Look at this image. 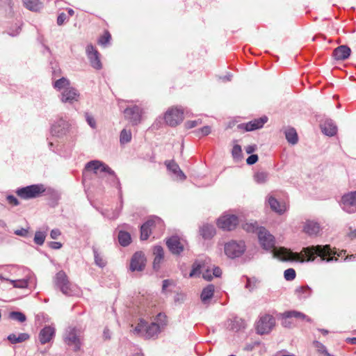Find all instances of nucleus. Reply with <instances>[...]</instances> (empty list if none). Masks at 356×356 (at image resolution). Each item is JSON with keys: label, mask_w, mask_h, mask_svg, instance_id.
I'll list each match as a JSON object with an SVG mask.
<instances>
[{"label": "nucleus", "mask_w": 356, "mask_h": 356, "mask_svg": "<svg viewBox=\"0 0 356 356\" xmlns=\"http://www.w3.org/2000/svg\"><path fill=\"white\" fill-rule=\"evenodd\" d=\"M111 178H110V181L113 184V185H116V186L118 188H120V180L118 178V181H115L114 179H113V176L112 175H110Z\"/></svg>", "instance_id": "338daca9"}, {"label": "nucleus", "mask_w": 356, "mask_h": 356, "mask_svg": "<svg viewBox=\"0 0 356 356\" xmlns=\"http://www.w3.org/2000/svg\"><path fill=\"white\" fill-rule=\"evenodd\" d=\"M132 356H144V355H143V353L138 352V353L134 354Z\"/></svg>", "instance_id": "774afa93"}, {"label": "nucleus", "mask_w": 356, "mask_h": 356, "mask_svg": "<svg viewBox=\"0 0 356 356\" xmlns=\"http://www.w3.org/2000/svg\"><path fill=\"white\" fill-rule=\"evenodd\" d=\"M245 152L247 154H250L253 153L257 149V145H248L245 147Z\"/></svg>", "instance_id": "680f3d73"}, {"label": "nucleus", "mask_w": 356, "mask_h": 356, "mask_svg": "<svg viewBox=\"0 0 356 356\" xmlns=\"http://www.w3.org/2000/svg\"><path fill=\"white\" fill-rule=\"evenodd\" d=\"M238 223V218L235 215H227L220 218L218 220V226L223 230L231 231Z\"/></svg>", "instance_id": "ddd939ff"}, {"label": "nucleus", "mask_w": 356, "mask_h": 356, "mask_svg": "<svg viewBox=\"0 0 356 356\" xmlns=\"http://www.w3.org/2000/svg\"><path fill=\"white\" fill-rule=\"evenodd\" d=\"M268 178V173L264 171L257 172L254 175V181L258 184L265 183Z\"/></svg>", "instance_id": "a19ab883"}, {"label": "nucleus", "mask_w": 356, "mask_h": 356, "mask_svg": "<svg viewBox=\"0 0 356 356\" xmlns=\"http://www.w3.org/2000/svg\"><path fill=\"white\" fill-rule=\"evenodd\" d=\"M86 53L91 66L96 70H100L102 65L99 59V53L92 44L87 46Z\"/></svg>", "instance_id": "f3484780"}, {"label": "nucleus", "mask_w": 356, "mask_h": 356, "mask_svg": "<svg viewBox=\"0 0 356 356\" xmlns=\"http://www.w3.org/2000/svg\"><path fill=\"white\" fill-rule=\"evenodd\" d=\"M275 325V318L270 314L260 317L257 323V331L259 334H268Z\"/></svg>", "instance_id": "1a4fd4ad"}, {"label": "nucleus", "mask_w": 356, "mask_h": 356, "mask_svg": "<svg viewBox=\"0 0 356 356\" xmlns=\"http://www.w3.org/2000/svg\"><path fill=\"white\" fill-rule=\"evenodd\" d=\"M214 286L213 284H209L203 289L201 293V300L204 304H207L213 296L214 293Z\"/></svg>", "instance_id": "c85d7f7f"}, {"label": "nucleus", "mask_w": 356, "mask_h": 356, "mask_svg": "<svg viewBox=\"0 0 356 356\" xmlns=\"http://www.w3.org/2000/svg\"><path fill=\"white\" fill-rule=\"evenodd\" d=\"M321 229L320 224L314 220H307L303 226V231L310 236H316Z\"/></svg>", "instance_id": "412c9836"}, {"label": "nucleus", "mask_w": 356, "mask_h": 356, "mask_svg": "<svg viewBox=\"0 0 356 356\" xmlns=\"http://www.w3.org/2000/svg\"><path fill=\"white\" fill-rule=\"evenodd\" d=\"M66 15L63 13H60L58 16V18H57V24L60 26L62 24H63V23L65 22V21L66 20Z\"/></svg>", "instance_id": "bf43d9fd"}, {"label": "nucleus", "mask_w": 356, "mask_h": 356, "mask_svg": "<svg viewBox=\"0 0 356 356\" xmlns=\"http://www.w3.org/2000/svg\"><path fill=\"white\" fill-rule=\"evenodd\" d=\"M154 259L153 261V268L154 270H158L160 268V264L164 257V251L161 246L156 245L154 248Z\"/></svg>", "instance_id": "b1692460"}, {"label": "nucleus", "mask_w": 356, "mask_h": 356, "mask_svg": "<svg viewBox=\"0 0 356 356\" xmlns=\"http://www.w3.org/2000/svg\"><path fill=\"white\" fill-rule=\"evenodd\" d=\"M44 191L42 184H35L18 188L16 193L21 198L29 200L39 197Z\"/></svg>", "instance_id": "7ed1b4c3"}, {"label": "nucleus", "mask_w": 356, "mask_h": 356, "mask_svg": "<svg viewBox=\"0 0 356 356\" xmlns=\"http://www.w3.org/2000/svg\"><path fill=\"white\" fill-rule=\"evenodd\" d=\"M341 207L348 213L356 212V191L347 193L341 197Z\"/></svg>", "instance_id": "f8f14e48"}, {"label": "nucleus", "mask_w": 356, "mask_h": 356, "mask_svg": "<svg viewBox=\"0 0 356 356\" xmlns=\"http://www.w3.org/2000/svg\"><path fill=\"white\" fill-rule=\"evenodd\" d=\"M216 234V229L212 225L206 224L200 228V234L204 239H210Z\"/></svg>", "instance_id": "cd10ccee"}, {"label": "nucleus", "mask_w": 356, "mask_h": 356, "mask_svg": "<svg viewBox=\"0 0 356 356\" xmlns=\"http://www.w3.org/2000/svg\"><path fill=\"white\" fill-rule=\"evenodd\" d=\"M146 259L142 252H136L131 257L130 270L131 271H142L145 266Z\"/></svg>", "instance_id": "dca6fc26"}, {"label": "nucleus", "mask_w": 356, "mask_h": 356, "mask_svg": "<svg viewBox=\"0 0 356 356\" xmlns=\"http://www.w3.org/2000/svg\"><path fill=\"white\" fill-rule=\"evenodd\" d=\"M245 250V245L243 241H231L225 245V253L229 258L239 257Z\"/></svg>", "instance_id": "423d86ee"}, {"label": "nucleus", "mask_w": 356, "mask_h": 356, "mask_svg": "<svg viewBox=\"0 0 356 356\" xmlns=\"http://www.w3.org/2000/svg\"><path fill=\"white\" fill-rule=\"evenodd\" d=\"M131 140V131L124 129L121 131L120 135V142L122 145L129 143Z\"/></svg>", "instance_id": "4c0bfd02"}, {"label": "nucleus", "mask_w": 356, "mask_h": 356, "mask_svg": "<svg viewBox=\"0 0 356 356\" xmlns=\"http://www.w3.org/2000/svg\"><path fill=\"white\" fill-rule=\"evenodd\" d=\"M81 330L74 327H68L64 334V341L68 346H73L74 350L78 351L81 348Z\"/></svg>", "instance_id": "20e7f679"}, {"label": "nucleus", "mask_w": 356, "mask_h": 356, "mask_svg": "<svg viewBox=\"0 0 356 356\" xmlns=\"http://www.w3.org/2000/svg\"><path fill=\"white\" fill-rule=\"evenodd\" d=\"M247 282L245 284V288L248 289L250 291H252L254 289L258 287V284L259 281L256 277H246Z\"/></svg>", "instance_id": "ea45409f"}, {"label": "nucleus", "mask_w": 356, "mask_h": 356, "mask_svg": "<svg viewBox=\"0 0 356 356\" xmlns=\"http://www.w3.org/2000/svg\"><path fill=\"white\" fill-rule=\"evenodd\" d=\"M26 8L32 11H38L42 8V3L39 0H22Z\"/></svg>", "instance_id": "473e14b6"}, {"label": "nucleus", "mask_w": 356, "mask_h": 356, "mask_svg": "<svg viewBox=\"0 0 356 356\" xmlns=\"http://www.w3.org/2000/svg\"><path fill=\"white\" fill-rule=\"evenodd\" d=\"M350 52L351 50L348 46L341 45L333 51L332 56L336 60H343L350 56Z\"/></svg>", "instance_id": "4be33fe9"}, {"label": "nucleus", "mask_w": 356, "mask_h": 356, "mask_svg": "<svg viewBox=\"0 0 356 356\" xmlns=\"http://www.w3.org/2000/svg\"><path fill=\"white\" fill-rule=\"evenodd\" d=\"M163 226V222L160 218L155 216L149 219L140 227V239L147 240L153 229L156 227L162 228Z\"/></svg>", "instance_id": "0eeeda50"}, {"label": "nucleus", "mask_w": 356, "mask_h": 356, "mask_svg": "<svg viewBox=\"0 0 356 356\" xmlns=\"http://www.w3.org/2000/svg\"><path fill=\"white\" fill-rule=\"evenodd\" d=\"M173 284V282L172 280H164L163 281V284H162V290L164 291L166 290V289L172 285Z\"/></svg>", "instance_id": "0e129e2a"}, {"label": "nucleus", "mask_w": 356, "mask_h": 356, "mask_svg": "<svg viewBox=\"0 0 356 356\" xmlns=\"http://www.w3.org/2000/svg\"><path fill=\"white\" fill-rule=\"evenodd\" d=\"M183 114L184 112L181 109L177 107L170 108L165 113V122L170 127H175L183 121Z\"/></svg>", "instance_id": "9d476101"}, {"label": "nucleus", "mask_w": 356, "mask_h": 356, "mask_svg": "<svg viewBox=\"0 0 356 356\" xmlns=\"http://www.w3.org/2000/svg\"><path fill=\"white\" fill-rule=\"evenodd\" d=\"M61 234L58 229H54L51 231L50 236L52 239H56Z\"/></svg>", "instance_id": "13d9d810"}, {"label": "nucleus", "mask_w": 356, "mask_h": 356, "mask_svg": "<svg viewBox=\"0 0 356 356\" xmlns=\"http://www.w3.org/2000/svg\"><path fill=\"white\" fill-rule=\"evenodd\" d=\"M54 282L56 286L60 289L61 292L66 296H74L78 291L76 286L70 282L66 273L63 270L56 273L54 278Z\"/></svg>", "instance_id": "f03ea898"}, {"label": "nucleus", "mask_w": 356, "mask_h": 356, "mask_svg": "<svg viewBox=\"0 0 356 356\" xmlns=\"http://www.w3.org/2000/svg\"><path fill=\"white\" fill-rule=\"evenodd\" d=\"M268 118L263 116L258 119H254L246 124H241L239 128L244 129L246 131H251L263 127L264 124L267 122Z\"/></svg>", "instance_id": "a211bd4d"}, {"label": "nucleus", "mask_w": 356, "mask_h": 356, "mask_svg": "<svg viewBox=\"0 0 356 356\" xmlns=\"http://www.w3.org/2000/svg\"><path fill=\"white\" fill-rule=\"evenodd\" d=\"M156 321L161 327L166 324V316L163 314L159 313L156 318Z\"/></svg>", "instance_id": "3c124183"}, {"label": "nucleus", "mask_w": 356, "mask_h": 356, "mask_svg": "<svg viewBox=\"0 0 356 356\" xmlns=\"http://www.w3.org/2000/svg\"><path fill=\"white\" fill-rule=\"evenodd\" d=\"M313 345L321 356H324L328 352L326 347L318 341H314Z\"/></svg>", "instance_id": "37998d69"}, {"label": "nucleus", "mask_w": 356, "mask_h": 356, "mask_svg": "<svg viewBox=\"0 0 356 356\" xmlns=\"http://www.w3.org/2000/svg\"><path fill=\"white\" fill-rule=\"evenodd\" d=\"M6 200L8 202L13 206H18L19 204L18 200L13 195H8L6 197Z\"/></svg>", "instance_id": "864d4df0"}, {"label": "nucleus", "mask_w": 356, "mask_h": 356, "mask_svg": "<svg viewBox=\"0 0 356 356\" xmlns=\"http://www.w3.org/2000/svg\"><path fill=\"white\" fill-rule=\"evenodd\" d=\"M93 254L95 264L101 268L104 267L106 264V261L95 248H93Z\"/></svg>", "instance_id": "58836bf2"}, {"label": "nucleus", "mask_w": 356, "mask_h": 356, "mask_svg": "<svg viewBox=\"0 0 356 356\" xmlns=\"http://www.w3.org/2000/svg\"><path fill=\"white\" fill-rule=\"evenodd\" d=\"M166 245L169 250L174 254H179L184 250V246L181 243L179 238L177 236L168 238Z\"/></svg>", "instance_id": "6ab92c4d"}, {"label": "nucleus", "mask_w": 356, "mask_h": 356, "mask_svg": "<svg viewBox=\"0 0 356 356\" xmlns=\"http://www.w3.org/2000/svg\"><path fill=\"white\" fill-rule=\"evenodd\" d=\"M268 202L270 209L273 211H275L279 214L284 213L287 209V207L285 203H280V202H278L277 200V199H275L273 196H270L268 197Z\"/></svg>", "instance_id": "5701e85b"}, {"label": "nucleus", "mask_w": 356, "mask_h": 356, "mask_svg": "<svg viewBox=\"0 0 356 356\" xmlns=\"http://www.w3.org/2000/svg\"><path fill=\"white\" fill-rule=\"evenodd\" d=\"M9 317L11 319L17 321L20 323H23V322L26 321V317L25 314H24L21 312H16V311L11 312L9 314Z\"/></svg>", "instance_id": "79ce46f5"}, {"label": "nucleus", "mask_w": 356, "mask_h": 356, "mask_svg": "<svg viewBox=\"0 0 356 356\" xmlns=\"http://www.w3.org/2000/svg\"><path fill=\"white\" fill-rule=\"evenodd\" d=\"M143 113V108L138 105L127 106L124 111V118L134 126L141 122Z\"/></svg>", "instance_id": "39448f33"}, {"label": "nucleus", "mask_w": 356, "mask_h": 356, "mask_svg": "<svg viewBox=\"0 0 356 356\" xmlns=\"http://www.w3.org/2000/svg\"><path fill=\"white\" fill-rule=\"evenodd\" d=\"M6 280L10 281L13 286L15 288L24 289L28 286V281L26 280H12L7 279Z\"/></svg>", "instance_id": "a18cd8bd"}, {"label": "nucleus", "mask_w": 356, "mask_h": 356, "mask_svg": "<svg viewBox=\"0 0 356 356\" xmlns=\"http://www.w3.org/2000/svg\"><path fill=\"white\" fill-rule=\"evenodd\" d=\"M323 134L333 136L337 134V128L331 120H327L321 125Z\"/></svg>", "instance_id": "bb28decb"}, {"label": "nucleus", "mask_w": 356, "mask_h": 356, "mask_svg": "<svg viewBox=\"0 0 356 356\" xmlns=\"http://www.w3.org/2000/svg\"><path fill=\"white\" fill-rule=\"evenodd\" d=\"M54 88L60 92L71 86L70 81L65 77H62L55 81L53 84Z\"/></svg>", "instance_id": "2f4dec72"}, {"label": "nucleus", "mask_w": 356, "mask_h": 356, "mask_svg": "<svg viewBox=\"0 0 356 356\" xmlns=\"http://www.w3.org/2000/svg\"><path fill=\"white\" fill-rule=\"evenodd\" d=\"M258 161V156L257 154H251L248 158L246 159V163L248 165H253L255 163H257Z\"/></svg>", "instance_id": "4d7b16f0"}, {"label": "nucleus", "mask_w": 356, "mask_h": 356, "mask_svg": "<svg viewBox=\"0 0 356 356\" xmlns=\"http://www.w3.org/2000/svg\"><path fill=\"white\" fill-rule=\"evenodd\" d=\"M55 336V328L50 325L44 326L40 332L38 338L42 344L50 342Z\"/></svg>", "instance_id": "aec40b11"}, {"label": "nucleus", "mask_w": 356, "mask_h": 356, "mask_svg": "<svg viewBox=\"0 0 356 356\" xmlns=\"http://www.w3.org/2000/svg\"><path fill=\"white\" fill-rule=\"evenodd\" d=\"M296 271L293 268H288L284 271V278L288 281H291L296 277Z\"/></svg>", "instance_id": "de8ad7c7"}, {"label": "nucleus", "mask_w": 356, "mask_h": 356, "mask_svg": "<svg viewBox=\"0 0 356 356\" xmlns=\"http://www.w3.org/2000/svg\"><path fill=\"white\" fill-rule=\"evenodd\" d=\"M49 247L54 250L60 249L62 247V244L60 242L51 241L49 244Z\"/></svg>", "instance_id": "e2e57ef3"}, {"label": "nucleus", "mask_w": 356, "mask_h": 356, "mask_svg": "<svg viewBox=\"0 0 356 356\" xmlns=\"http://www.w3.org/2000/svg\"><path fill=\"white\" fill-rule=\"evenodd\" d=\"M67 124L63 120H60L58 122L52 125L51 132L52 135L60 136L65 133Z\"/></svg>", "instance_id": "c756f323"}, {"label": "nucleus", "mask_w": 356, "mask_h": 356, "mask_svg": "<svg viewBox=\"0 0 356 356\" xmlns=\"http://www.w3.org/2000/svg\"><path fill=\"white\" fill-rule=\"evenodd\" d=\"M232 156L234 159H241L242 157V149L239 145H235L232 151Z\"/></svg>", "instance_id": "09e8293b"}, {"label": "nucleus", "mask_w": 356, "mask_h": 356, "mask_svg": "<svg viewBox=\"0 0 356 356\" xmlns=\"http://www.w3.org/2000/svg\"><path fill=\"white\" fill-rule=\"evenodd\" d=\"M296 293L300 299H305L312 294V289L308 286H302L296 289Z\"/></svg>", "instance_id": "c9c22d12"}, {"label": "nucleus", "mask_w": 356, "mask_h": 356, "mask_svg": "<svg viewBox=\"0 0 356 356\" xmlns=\"http://www.w3.org/2000/svg\"><path fill=\"white\" fill-rule=\"evenodd\" d=\"M259 243L265 250L273 249V257L278 258L283 261H312L318 256L321 260H325L329 262L331 261H337L332 255L335 254L330 245H312L303 248L300 252H293L284 248H277L275 246V238L264 227H259L257 232Z\"/></svg>", "instance_id": "f257e3e1"}, {"label": "nucleus", "mask_w": 356, "mask_h": 356, "mask_svg": "<svg viewBox=\"0 0 356 356\" xmlns=\"http://www.w3.org/2000/svg\"><path fill=\"white\" fill-rule=\"evenodd\" d=\"M14 233L20 236H26L28 234V230L24 228L20 229H17L14 232Z\"/></svg>", "instance_id": "052dcab7"}, {"label": "nucleus", "mask_w": 356, "mask_h": 356, "mask_svg": "<svg viewBox=\"0 0 356 356\" xmlns=\"http://www.w3.org/2000/svg\"><path fill=\"white\" fill-rule=\"evenodd\" d=\"M30 335L27 333H20L17 336L15 334H10L8 336L7 339L12 343L16 344L22 343L29 339Z\"/></svg>", "instance_id": "7c9ffc66"}, {"label": "nucleus", "mask_w": 356, "mask_h": 356, "mask_svg": "<svg viewBox=\"0 0 356 356\" xmlns=\"http://www.w3.org/2000/svg\"><path fill=\"white\" fill-rule=\"evenodd\" d=\"M165 165L168 170L172 172L175 175L179 178L181 180L186 179V177L179 166L174 161H165Z\"/></svg>", "instance_id": "393cba45"}, {"label": "nucleus", "mask_w": 356, "mask_h": 356, "mask_svg": "<svg viewBox=\"0 0 356 356\" xmlns=\"http://www.w3.org/2000/svg\"><path fill=\"white\" fill-rule=\"evenodd\" d=\"M211 132V127L209 126H204L202 128L196 131L197 135L200 137L207 136Z\"/></svg>", "instance_id": "8fccbe9b"}, {"label": "nucleus", "mask_w": 356, "mask_h": 356, "mask_svg": "<svg viewBox=\"0 0 356 356\" xmlns=\"http://www.w3.org/2000/svg\"><path fill=\"white\" fill-rule=\"evenodd\" d=\"M111 39V35L108 31H106L103 35H102L99 40L98 43L102 46H106L108 44Z\"/></svg>", "instance_id": "49530a36"}, {"label": "nucleus", "mask_w": 356, "mask_h": 356, "mask_svg": "<svg viewBox=\"0 0 356 356\" xmlns=\"http://www.w3.org/2000/svg\"><path fill=\"white\" fill-rule=\"evenodd\" d=\"M86 121L88 123V124L92 128H95V127H96V122H95V119L93 118V117L92 115H90L89 113H86Z\"/></svg>", "instance_id": "6e6d98bb"}, {"label": "nucleus", "mask_w": 356, "mask_h": 356, "mask_svg": "<svg viewBox=\"0 0 356 356\" xmlns=\"http://www.w3.org/2000/svg\"><path fill=\"white\" fill-rule=\"evenodd\" d=\"M202 124V120L200 119L195 120H190L187 121L185 124V126L187 129H192L193 127H197L199 124Z\"/></svg>", "instance_id": "603ef678"}, {"label": "nucleus", "mask_w": 356, "mask_h": 356, "mask_svg": "<svg viewBox=\"0 0 356 356\" xmlns=\"http://www.w3.org/2000/svg\"><path fill=\"white\" fill-rule=\"evenodd\" d=\"M243 229L248 232H254L256 230L259 231V228L257 226V225L246 223L245 225H244Z\"/></svg>", "instance_id": "5fc2aeb1"}, {"label": "nucleus", "mask_w": 356, "mask_h": 356, "mask_svg": "<svg viewBox=\"0 0 356 356\" xmlns=\"http://www.w3.org/2000/svg\"><path fill=\"white\" fill-rule=\"evenodd\" d=\"M85 170L93 171L95 174H97L98 170L102 172H106L109 175L113 176V179L118 181V177L115 172L102 161L98 160L90 161L86 164Z\"/></svg>", "instance_id": "6e6552de"}, {"label": "nucleus", "mask_w": 356, "mask_h": 356, "mask_svg": "<svg viewBox=\"0 0 356 356\" xmlns=\"http://www.w3.org/2000/svg\"><path fill=\"white\" fill-rule=\"evenodd\" d=\"M79 98L80 93L72 86L66 90L62 91L60 93V100L63 103H68L72 104L75 102H78Z\"/></svg>", "instance_id": "2eb2a0df"}, {"label": "nucleus", "mask_w": 356, "mask_h": 356, "mask_svg": "<svg viewBox=\"0 0 356 356\" xmlns=\"http://www.w3.org/2000/svg\"><path fill=\"white\" fill-rule=\"evenodd\" d=\"M146 323L147 322L145 320L140 319L139 323L134 327L133 333L137 336L145 337Z\"/></svg>", "instance_id": "f704fd0d"}, {"label": "nucleus", "mask_w": 356, "mask_h": 356, "mask_svg": "<svg viewBox=\"0 0 356 356\" xmlns=\"http://www.w3.org/2000/svg\"><path fill=\"white\" fill-rule=\"evenodd\" d=\"M202 273V277L207 280L211 281L213 278L210 270L207 268L204 262L197 261L193 264L192 270L189 274V277H192L197 274Z\"/></svg>", "instance_id": "4468645a"}, {"label": "nucleus", "mask_w": 356, "mask_h": 356, "mask_svg": "<svg viewBox=\"0 0 356 356\" xmlns=\"http://www.w3.org/2000/svg\"><path fill=\"white\" fill-rule=\"evenodd\" d=\"M221 274H222V270L219 267H215L213 269V275L214 277H218L221 275Z\"/></svg>", "instance_id": "69168bd1"}, {"label": "nucleus", "mask_w": 356, "mask_h": 356, "mask_svg": "<svg viewBox=\"0 0 356 356\" xmlns=\"http://www.w3.org/2000/svg\"><path fill=\"white\" fill-rule=\"evenodd\" d=\"M131 235L124 231H120L118 234V241L120 244L123 246L126 247L129 245L131 243Z\"/></svg>", "instance_id": "e433bc0d"}, {"label": "nucleus", "mask_w": 356, "mask_h": 356, "mask_svg": "<svg viewBox=\"0 0 356 356\" xmlns=\"http://www.w3.org/2000/svg\"><path fill=\"white\" fill-rule=\"evenodd\" d=\"M161 332V326L155 322H152L150 324L146 323V328L145 332V338L149 339L157 336Z\"/></svg>", "instance_id": "a878e982"}, {"label": "nucleus", "mask_w": 356, "mask_h": 356, "mask_svg": "<svg viewBox=\"0 0 356 356\" xmlns=\"http://www.w3.org/2000/svg\"><path fill=\"white\" fill-rule=\"evenodd\" d=\"M287 141L291 145H296L298 141L297 132L294 128H289L285 131Z\"/></svg>", "instance_id": "72a5a7b5"}, {"label": "nucleus", "mask_w": 356, "mask_h": 356, "mask_svg": "<svg viewBox=\"0 0 356 356\" xmlns=\"http://www.w3.org/2000/svg\"><path fill=\"white\" fill-rule=\"evenodd\" d=\"M282 316V325L285 327H291L294 325L293 318L306 320L308 322L311 321L310 318L307 317L305 314L298 311H287L281 314Z\"/></svg>", "instance_id": "9b49d317"}, {"label": "nucleus", "mask_w": 356, "mask_h": 356, "mask_svg": "<svg viewBox=\"0 0 356 356\" xmlns=\"http://www.w3.org/2000/svg\"><path fill=\"white\" fill-rule=\"evenodd\" d=\"M45 232L38 231L35 232L33 241L35 244L42 245L45 241Z\"/></svg>", "instance_id": "c03bdc74"}]
</instances>
